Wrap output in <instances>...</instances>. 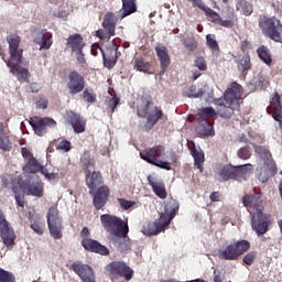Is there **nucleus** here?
<instances>
[{
    "mask_svg": "<svg viewBox=\"0 0 282 282\" xmlns=\"http://www.w3.org/2000/svg\"><path fill=\"white\" fill-rule=\"evenodd\" d=\"M7 43L9 45V59L4 61V63L11 69L12 76H15L20 83L29 82V69L20 66L23 59V50L19 47L21 45V36L15 34L8 35Z\"/></svg>",
    "mask_w": 282,
    "mask_h": 282,
    "instance_id": "obj_1",
    "label": "nucleus"
},
{
    "mask_svg": "<svg viewBox=\"0 0 282 282\" xmlns=\"http://www.w3.org/2000/svg\"><path fill=\"white\" fill-rule=\"evenodd\" d=\"M243 206L247 207L249 215H251V228L256 231L257 236H263L268 231L270 220L263 214V206L261 198L256 195L243 196Z\"/></svg>",
    "mask_w": 282,
    "mask_h": 282,
    "instance_id": "obj_2",
    "label": "nucleus"
},
{
    "mask_svg": "<svg viewBox=\"0 0 282 282\" xmlns=\"http://www.w3.org/2000/svg\"><path fill=\"white\" fill-rule=\"evenodd\" d=\"M243 88L237 82L231 83V87L225 91L224 98L218 99L217 107L215 111L223 119L229 120L236 110L240 108V99L242 98Z\"/></svg>",
    "mask_w": 282,
    "mask_h": 282,
    "instance_id": "obj_3",
    "label": "nucleus"
},
{
    "mask_svg": "<svg viewBox=\"0 0 282 282\" xmlns=\"http://www.w3.org/2000/svg\"><path fill=\"white\" fill-rule=\"evenodd\" d=\"M102 183L104 180L100 172H85V184H87L88 189H90V195L93 196V206H95L96 210L105 208L110 196L109 186H101Z\"/></svg>",
    "mask_w": 282,
    "mask_h": 282,
    "instance_id": "obj_4",
    "label": "nucleus"
},
{
    "mask_svg": "<svg viewBox=\"0 0 282 282\" xmlns=\"http://www.w3.org/2000/svg\"><path fill=\"white\" fill-rule=\"evenodd\" d=\"M152 98H141L137 105V116L147 119L144 126L141 127L142 132L151 131L160 120H163L164 112L161 106H153Z\"/></svg>",
    "mask_w": 282,
    "mask_h": 282,
    "instance_id": "obj_5",
    "label": "nucleus"
},
{
    "mask_svg": "<svg viewBox=\"0 0 282 282\" xmlns=\"http://www.w3.org/2000/svg\"><path fill=\"white\" fill-rule=\"evenodd\" d=\"M100 224L107 234H110L111 236L119 239L128 238L129 225L127 221L121 219V217L104 214L100 215Z\"/></svg>",
    "mask_w": 282,
    "mask_h": 282,
    "instance_id": "obj_6",
    "label": "nucleus"
},
{
    "mask_svg": "<svg viewBox=\"0 0 282 282\" xmlns=\"http://www.w3.org/2000/svg\"><path fill=\"white\" fill-rule=\"evenodd\" d=\"M252 147L254 148L256 154L260 156V160H263V165L262 167H260L259 182H262V184H264L272 176L276 175V163L273 161L271 152L265 147L256 144H252Z\"/></svg>",
    "mask_w": 282,
    "mask_h": 282,
    "instance_id": "obj_7",
    "label": "nucleus"
},
{
    "mask_svg": "<svg viewBox=\"0 0 282 282\" xmlns=\"http://www.w3.org/2000/svg\"><path fill=\"white\" fill-rule=\"evenodd\" d=\"M252 173V165L250 163L243 164V165H232L228 164L220 169V172H218V181L219 182H228V181H237V182H243L247 181L248 177Z\"/></svg>",
    "mask_w": 282,
    "mask_h": 282,
    "instance_id": "obj_8",
    "label": "nucleus"
},
{
    "mask_svg": "<svg viewBox=\"0 0 282 282\" xmlns=\"http://www.w3.org/2000/svg\"><path fill=\"white\" fill-rule=\"evenodd\" d=\"M259 28L264 36L282 44V23L276 17H260Z\"/></svg>",
    "mask_w": 282,
    "mask_h": 282,
    "instance_id": "obj_9",
    "label": "nucleus"
},
{
    "mask_svg": "<svg viewBox=\"0 0 282 282\" xmlns=\"http://www.w3.org/2000/svg\"><path fill=\"white\" fill-rule=\"evenodd\" d=\"M106 271L111 282L123 279L129 282L133 279V270L124 261H112L107 264Z\"/></svg>",
    "mask_w": 282,
    "mask_h": 282,
    "instance_id": "obj_10",
    "label": "nucleus"
},
{
    "mask_svg": "<svg viewBox=\"0 0 282 282\" xmlns=\"http://www.w3.org/2000/svg\"><path fill=\"white\" fill-rule=\"evenodd\" d=\"M250 250V242L247 240L237 241L218 250V258L223 261H237L240 256Z\"/></svg>",
    "mask_w": 282,
    "mask_h": 282,
    "instance_id": "obj_11",
    "label": "nucleus"
},
{
    "mask_svg": "<svg viewBox=\"0 0 282 282\" xmlns=\"http://www.w3.org/2000/svg\"><path fill=\"white\" fill-rule=\"evenodd\" d=\"M165 149L163 145H155L150 148L149 150H144L139 152V158L144 160L151 165H155L159 169H163L165 171H171V165L167 162L159 160L164 156Z\"/></svg>",
    "mask_w": 282,
    "mask_h": 282,
    "instance_id": "obj_12",
    "label": "nucleus"
},
{
    "mask_svg": "<svg viewBox=\"0 0 282 282\" xmlns=\"http://www.w3.org/2000/svg\"><path fill=\"white\" fill-rule=\"evenodd\" d=\"M88 236H90V231H88V228H82L80 237L84 238L82 239V247H84L85 250H87L88 252H95L104 257L110 254V251L106 246L101 245L95 239L87 238Z\"/></svg>",
    "mask_w": 282,
    "mask_h": 282,
    "instance_id": "obj_13",
    "label": "nucleus"
},
{
    "mask_svg": "<svg viewBox=\"0 0 282 282\" xmlns=\"http://www.w3.org/2000/svg\"><path fill=\"white\" fill-rule=\"evenodd\" d=\"M102 28L96 31L95 36L100 41H110L115 36V30L117 29V17L111 12H107L104 15Z\"/></svg>",
    "mask_w": 282,
    "mask_h": 282,
    "instance_id": "obj_14",
    "label": "nucleus"
},
{
    "mask_svg": "<svg viewBox=\"0 0 282 282\" xmlns=\"http://www.w3.org/2000/svg\"><path fill=\"white\" fill-rule=\"evenodd\" d=\"M86 88V80L83 75L77 70H72L68 74V82H66V89H68L69 95H79Z\"/></svg>",
    "mask_w": 282,
    "mask_h": 282,
    "instance_id": "obj_15",
    "label": "nucleus"
},
{
    "mask_svg": "<svg viewBox=\"0 0 282 282\" xmlns=\"http://www.w3.org/2000/svg\"><path fill=\"white\" fill-rule=\"evenodd\" d=\"M30 126L33 128L35 135L44 137L47 133V128H55L56 121L50 117H34L30 119Z\"/></svg>",
    "mask_w": 282,
    "mask_h": 282,
    "instance_id": "obj_16",
    "label": "nucleus"
},
{
    "mask_svg": "<svg viewBox=\"0 0 282 282\" xmlns=\"http://www.w3.org/2000/svg\"><path fill=\"white\" fill-rule=\"evenodd\" d=\"M72 271L79 276L82 282H96L94 269L89 264H84L80 261L72 263Z\"/></svg>",
    "mask_w": 282,
    "mask_h": 282,
    "instance_id": "obj_17",
    "label": "nucleus"
},
{
    "mask_svg": "<svg viewBox=\"0 0 282 282\" xmlns=\"http://www.w3.org/2000/svg\"><path fill=\"white\" fill-rule=\"evenodd\" d=\"M155 53L158 61L160 62V76L166 74L169 65H171V57L169 56V50L163 44H158L155 46Z\"/></svg>",
    "mask_w": 282,
    "mask_h": 282,
    "instance_id": "obj_18",
    "label": "nucleus"
},
{
    "mask_svg": "<svg viewBox=\"0 0 282 282\" xmlns=\"http://www.w3.org/2000/svg\"><path fill=\"white\" fill-rule=\"evenodd\" d=\"M20 189L29 196L31 195L37 198L44 196V186H42L41 182H31L30 180H26V182L20 184Z\"/></svg>",
    "mask_w": 282,
    "mask_h": 282,
    "instance_id": "obj_19",
    "label": "nucleus"
},
{
    "mask_svg": "<svg viewBox=\"0 0 282 282\" xmlns=\"http://www.w3.org/2000/svg\"><path fill=\"white\" fill-rule=\"evenodd\" d=\"M267 111L269 113H272V119H274L275 122H279L280 126H282L281 95L274 93V96H272L270 106L268 107Z\"/></svg>",
    "mask_w": 282,
    "mask_h": 282,
    "instance_id": "obj_20",
    "label": "nucleus"
},
{
    "mask_svg": "<svg viewBox=\"0 0 282 282\" xmlns=\"http://www.w3.org/2000/svg\"><path fill=\"white\" fill-rule=\"evenodd\" d=\"M65 120L72 124L75 133H84L86 131V121L75 111H66Z\"/></svg>",
    "mask_w": 282,
    "mask_h": 282,
    "instance_id": "obj_21",
    "label": "nucleus"
},
{
    "mask_svg": "<svg viewBox=\"0 0 282 282\" xmlns=\"http://www.w3.org/2000/svg\"><path fill=\"white\" fill-rule=\"evenodd\" d=\"M34 43L40 46V50H50L53 45V35L47 30H40L35 33Z\"/></svg>",
    "mask_w": 282,
    "mask_h": 282,
    "instance_id": "obj_22",
    "label": "nucleus"
},
{
    "mask_svg": "<svg viewBox=\"0 0 282 282\" xmlns=\"http://www.w3.org/2000/svg\"><path fill=\"white\" fill-rule=\"evenodd\" d=\"M66 46L72 48L73 53L80 54L84 46H86V43H84L83 35H80L79 33H75L68 36V40H66Z\"/></svg>",
    "mask_w": 282,
    "mask_h": 282,
    "instance_id": "obj_23",
    "label": "nucleus"
},
{
    "mask_svg": "<svg viewBox=\"0 0 282 282\" xmlns=\"http://www.w3.org/2000/svg\"><path fill=\"white\" fill-rule=\"evenodd\" d=\"M148 182L150 187H152L153 193H155L158 198L165 199L167 197L166 187L164 182L158 181L152 175L148 176Z\"/></svg>",
    "mask_w": 282,
    "mask_h": 282,
    "instance_id": "obj_24",
    "label": "nucleus"
},
{
    "mask_svg": "<svg viewBox=\"0 0 282 282\" xmlns=\"http://www.w3.org/2000/svg\"><path fill=\"white\" fill-rule=\"evenodd\" d=\"M198 126H196L195 131L199 137H214L216 132L214 131V126L208 120L196 121Z\"/></svg>",
    "mask_w": 282,
    "mask_h": 282,
    "instance_id": "obj_25",
    "label": "nucleus"
},
{
    "mask_svg": "<svg viewBox=\"0 0 282 282\" xmlns=\"http://www.w3.org/2000/svg\"><path fill=\"white\" fill-rule=\"evenodd\" d=\"M100 54H102L104 67H106L108 70L117 65V52H113V50L110 48H108L106 52L104 48H100Z\"/></svg>",
    "mask_w": 282,
    "mask_h": 282,
    "instance_id": "obj_26",
    "label": "nucleus"
},
{
    "mask_svg": "<svg viewBox=\"0 0 282 282\" xmlns=\"http://www.w3.org/2000/svg\"><path fill=\"white\" fill-rule=\"evenodd\" d=\"M164 229H166V226L163 224H160L159 221H152L148 223V225H144L142 228V234L144 236H156L161 234Z\"/></svg>",
    "mask_w": 282,
    "mask_h": 282,
    "instance_id": "obj_27",
    "label": "nucleus"
},
{
    "mask_svg": "<svg viewBox=\"0 0 282 282\" xmlns=\"http://www.w3.org/2000/svg\"><path fill=\"white\" fill-rule=\"evenodd\" d=\"M191 155L194 158V165L199 170V173H204L205 153L204 151H198L197 148L189 147Z\"/></svg>",
    "mask_w": 282,
    "mask_h": 282,
    "instance_id": "obj_28",
    "label": "nucleus"
},
{
    "mask_svg": "<svg viewBox=\"0 0 282 282\" xmlns=\"http://www.w3.org/2000/svg\"><path fill=\"white\" fill-rule=\"evenodd\" d=\"M209 119H217L216 109L213 107H206L198 110V115H196V121H208Z\"/></svg>",
    "mask_w": 282,
    "mask_h": 282,
    "instance_id": "obj_29",
    "label": "nucleus"
},
{
    "mask_svg": "<svg viewBox=\"0 0 282 282\" xmlns=\"http://www.w3.org/2000/svg\"><path fill=\"white\" fill-rule=\"evenodd\" d=\"M0 149L3 152H10L12 149L10 137L6 133V128L2 122H0Z\"/></svg>",
    "mask_w": 282,
    "mask_h": 282,
    "instance_id": "obj_30",
    "label": "nucleus"
},
{
    "mask_svg": "<svg viewBox=\"0 0 282 282\" xmlns=\"http://www.w3.org/2000/svg\"><path fill=\"white\" fill-rule=\"evenodd\" d=\"M133 67L139 73L151 74L150 70H151L152 65H151V63L145 61L143 57H137V58H134Z\"/></svg>",
    "mask_w": 282,
    "mask_h": 282,
    "instance_id": "obj_31",
    "label": "nucleus"
},
{
    "mask_svg": "<svg viewBox=\"0 0 282 282\" xmlns=\"http://www.w3.org/2000/svg\"><path fill=\"white\" fill-rule=\"evenodd\" d=\"M80 167L85 173L90 172L89 169L95 167V160L91 158L90 152H84L80 156Z\"/></svg>",
    "mask_w": 282,
    "mask_h": 282,
    "instance_id": "obj_32",
    "label": "nucleus"
},
{
    "mask_svg": "<svg viewBox=\"0 0 282 282\" xmlns=\"http://www.w3.org/2000/svg\"><path fill=\"white\" fill-rule=\"evenodd\" d=\"M199 10L205 12L206 17L210 19L214 24L221 21L220 14L207 7L205 3H198Z\"/></svg>",
    "mask_w": 282,
    "mask_h": 282,
    "instance_id": "obj_33",
    "label": "nucleus"
},
{
    "mask_svg": "<svg viewBox=\"0 0 282 282\" xmlns=\"http://www.w3.org/2000/svg\"><path fill=\"white\" fill-rule=\"evenodd\" d=\"M46 219L48 225H63V219L59 217V212L56 207H50Z\"/></svg>",
    "mask_w": 282,
    "mask_h": 282,
    "instance_id": "obj_34",
    "label": "nucleus"
},
{
    "mask_svg": "<svg viewBox=\"0 0 282 282\" xmlns=\"http://www.w3.org/2000/svg\"><path fill=\"white\" fill-rule=\"evenodd\" d=\"M23 171L25 173H39L44 171V169H42V165L39 163L36 159H30L23 166Z\"/></svg>",
    "mask_w": 282,
    "mask_h": 282,
    "instance_id": "obj_35",
    "label": "nucleus"
},
{
    "mask_svg": "<svg viewBox=\"0 0 282 282\" xmlns=\"http://www.w3.org/2000/svg\"><path fill=\"white\" fill-rule=\"evenodd\" d=\"M122 2V17H129L137 12L135 0H121Z\"/></svg>",
    "mask_w": 282,
    "mask_h": 282,
    "instance_id": "obj_36",
    "label": "nucleus"
},
{
    "mask_svg": "<svg viewBox=\"0 0 282 282\" xmlns=\"http://www.w3.org/2000/svg\"><path fill=\"white\" fill-rule=\"evenodd\" d=\"M238 72L245 74L246 72L251 69V58L250 55H243L237 62Z\"/></svg>",
    "mask_w": 282,
    "mask_h": 282,
    "instance_id": "obj_37",
    "label": "nucleus"
},
{
    "mask_svg": "<svg viewBox=\"0 0 282 282\" xmlns=\"http://www.w3.org/2000/svg\"><path fill=\"white\" fill-rule=\"evenodd\" d=\"M206 46L209 47V50H210V52H213V54L220 53L219 43L216 41V35H214V34L206 35Z\"/></svg>",
    "mask_w": 282,
    "mask_h": 282,
    "instance_id": "obj_38",
    "label": "nucleus"
},
{
    "mask_svg": "<svg viewBox=\"0 0 282 282\" xmlns=\"http://www.w3.org/2000/svg\"><path fill=\"white\" fill-rule=\"evenodd\" d=\"M257 55H259V58L262 59L264 64L271 65V52L267 46H260L259 48H257Z\"/></svg>",
    "mask_w": 282,
    "mask_h": 282,
    "instance_id": "obj_39",
    "label": "nucleus"
},
{
    "mask_svg": "<svg viewBox=\"0 0 282 282\" xmlns=\"http://www.w3.org/2000/svg\"><path fill=\"white\" fill-rule=\"evenodd\" d=\"M48 230L53 239H63V224H48Z\"/></svg>",
    "mask_w": 282,
    "mask_h": 282,
    "instance_id": "obj_40",
    "label": "nucleus"
},
{
    "mask_svg": "<svg viewBox=\"0 0 282 282\" xmlns=\"http://www.w3.org/2000/svg\"><path fill=\"white\" fill-rule=\"evenodd\" d=\"M237 11L243 13L245 17H250L252 13V4L247 0H237Z\"/></svg>",
    "mask_w": 282,
    "mask_h": 282,
    "instance_id": "obj_41",
    "label": "nucleus"
},
{
    "mask_svg": "<svg viewBox=\"0 0 282 282\" xmlns=\"http://www.w3.org/2000/svg\"><path fill=\"white\" fill-rule=\"evenodd\" d=\"M178 208H180L178 202L175 200L174 198H171L167 200V203H165L163 213L169 215H172V214L177 215Z\"/></svg>",
    "mask_w": 282,
    "mask_h": 282,
    "instance_id": "obj_42",
    "label": "nucleus"
},
{
    "mask_svg": "<svg viewBox=\"0 0 282 282\" xmlns=\"http://www.w3.org/2000/svg\"><path fill=\"white\" fill-rule=\"evenodd\" d=\"M11 192L14 194V199L18 206L23 208L25 206V196L22 193H19V186L11 185Z\"/></svg>",
    "mask_w": 282,
    "mask_h": 282,
    "instance_id": "obj_43",
    "label": "nucleus"
},
{
    "mask_svg": "<svg viewBox=\"0 0 282 282\" xmlns=\"http://www.w3.org/2000/svg\"><path fill=\"white\" fill-rule=\"evenodd\" d=\"M30 228L33 229V231L37 234V236H42L44 235L45 223L41 219L33 220L31 221Z\"/></svg>",
    "mask_w": 282,
    "mask_h": 282,
    "instance_id": "obj_44",
    "label": "nucleus"
},
{
    "mask_svg": "<svg viewBox=\"0 0 282 282\" xmlns=\"http://www.w3.org/2000/svg\"><path fill=\"white\" fill-rule=\"evenodd\" d=\"M175 216L176 215L174 214L161 213L160 218L156 219L155 221L160 223V225L167 227Z\"/></svg>",
    "mask_w": 282,
    "mask_h": 282,
    "instance_id": "obj_45",
    "label": "nucleus"
},
{
    "mask_svg": "<svg viewBox=\"0 0 282 282\" xmlns=\"http://www.w3.org/2000/svg\"><path fill=\"white\" fill-rule=\"evenodd\" d=\"M0 282H15V276L10 271L0 268Z\"/></svg>",
    "mask_w": 282,
    "mask_h": 282,
    "instance_id": "obj_46",
    "label": "nucleus"
},
{
    "mask_svg": "<svg viewBox=\"0 0 282 282\" xmlns=\"http://www.w3.org/2000/svg\"><path fill=\"white\" fill-rule=\"evenodd\" d=\"M183 45L187 52H194L195 50H197V41H195L194 37L184 39Z\"/></svg>",
    "mask_w": 282,
    "mask_h": 282,
    "instance_id": "obj_47",
    "label": "nucleus"
},
{
    "mask_svg": "<svg viewBox=\"0 0 282 282\" xmlns=\"http://www.w3.org/2000/svg\"><path fill=\"white\" fill-rule=\"evenodd\" d=\"M82 99H84L85 102L94 104L96 102V94L94 90L85 89L82 93Z\"/></svg>",
    "mask_w": 282,
    "mask_h": 282,
    "instance_id": "obj_48",
    "label": "nucleus"
},
{
    "mask_svg": "<svg viewBox=\"0 0 282 282\" xmlns=\"http://www.w3.org/2000/svg\"><path fill=\"white\" fill-rule=\"evenodd\" d=\"M237 156L240 160H249L251 158L250 147H241L237 150Z\"/></svg>",
    "mask_w": 282,
    "mask_h": 282,
    "instance_id": "obj_49",
    "label": "nucleus"
},
{
    "mask_svg": "<svg viewBox=\"0 0 282 282\" xmlns=\"http://www.w3.org/2000/svg\"><path fill=\"white\" fill-rule=\"evenodd\" d=\"M118 204L126 212L130 210L137 205L135 200H127L124 198H118Z\"/></svg>",
    "mask_w": 282,
    "mask_h": 282,
    "instance_id": "obj_50",
    "label": "nucleus"
},
{
    "mask_svg": "<svg viewBox=\"0 0 282 282\" xmlns=\"http://www.w3.org/2000/svg\"><path fill=\"white\" fill-rule=\"evenodd\" d=\"M257 257H258V252L256 251L248 252L247 256L243 257V263L247 265H252Z\"/></svg>",
    "mask_w": 282,
    "mask_h": 282,
    "instance_id": "obj_51",
    "label": "nucleus"
},
{
    "mask_svg": "<svg viewBox=\"0 0 282 282\" xmlns=\"http://www.w3.org/2000/svg\"><path fill=\"white\" fill-rule=\"evenodd\" d=\"M57 150L64 151V152H69L72 149V143L68 140H62L58 141V144L56 145Z\"/></svg>",
    "mask_w": 282,
    "mask_h": 282,
    "instance_id": "obj_52",
    "label": "nucleus"
},
{
    "mask_svg": "<svg viewBox=\"0 0 282 282\" xmlns=\"http://www.w3.org/2000/svg\"><path fill=\"white\" fill-rule=\"evenodd\" d=\"M194 65L196 68H198L199 70L204 72L206 70L208 67L206 65V59L205 57H196Z\"/></svg>",
    "mask_w": 282,
    "mask_h": 282,
    "instance_id": "obj_53",
    "label": "nucleus"
},
{
    "mask_svg": "<svg viewBox=\"0 0 282 282\" xmlns=\"http://www.w3.org/2000/svg\"><path fill=\"white\" fill-rule=\"evenodd\" d=\"M120 104V98L115 96L110 100H108V108L111 109V112H115V109H117V106Z\"/></svg>",
    "mask_w": 282,
    "mask_h": 282,
    "instance_id": "obj_54",
    "label": "nucleus"
},
{
    "mask_svg": "<svg viewBox=\"0 0 282 282\" xmlns=\"http://www.w3.org/2000/svg\"><path fill=\"white\" fill-rule=\"evenodd\" d=\"M215 24H218L221 28H226V29H231L235 26V23L231 20H221Z\"/></svg>",
    "mask_w": 282,
    "mask_h": 282,
    "instance_id": "obj_55",
    "label": "nucleus"
},
{
    "mask_svg": "<svg viewBox=\"0 0 282 282\" xmlns=\"http://www.w3.org/2000/svg\"><path fill=\"white\" fill-rule=\"evenodd\" d=\"M22 156H23L24 160L35 159L33 156V153H31L30 150L26 149V148H22Z\"/></svg>",
    "mask_w": 282,
    "mask_h": 282,
    "instance_id": "obj_56",
    "label": "nucleus"
},
{
    "mask_svg": "<svg viewBox=\"0 0 282 282\" xmlns=\"http://www.w3.org/2000/svg\"><path fill=\"white\" fill-rule=\"evenodd\" d=\"M41 172H42L43 176L46 177V180L54 181V180H56V177H57V174L48 173V172H46L45 170H42Z\"/></svg>",
    "mask_w": 282,
    "mask_h": 282,
    "instance_id": "obj_57",
    "label": "nucleus"
},
{
    "mask_svg": "<svg viewBox=\"0 0 282 282\" xmlns=\"http://www.w3.org/2000/svg\"><path fill=\"white\" fill-rule=\"evenodd\" d=\"M209 199H210V202H214V203L219 202L220 193L219 192L210 193Z\"/></svg>",
    "mask_w": 282,
    "mask_h": 282,
    "instance_id": "obj_58",
    "label": "nucleus"
},
{
    "mask_svg": "<svg viewBox=\"0 0 282 282\" xmlns=\"http://www.w3.org/2000/svg\"><path fill=\"white\" fill-rule=\"evenodd\" d=\"M238 142L243 143V144L250 143L247 135H245V134H240V137H238Z\"/></svg>",
    "mask_w": 282,
    "mask_h": 282,
    "instance_id": "obj_59",
    "label": "nucleus"
},
{
    "mask_svg": "<svg viewBox=\"0 0 282 282\" xmlns=\"http://www.w3.org/2000/svg\"><path fill=\"white\" fill-rule=\"evenodd\" d=\"M77 63L79 64L86 63V58L84 57L83 51H80V53H77Z\"/></svg>",
    "mask_w": 282,
    "mask_h": 282,
    "instance_id": "obj_60",
    "label": "nucleus"
},
{
    "mask_svg": "<svg viewBox=\"0 0 282 282\" xmlns=\"http://www.w3.org/2000/svg\"><path fill=\"white\" fill-rule=\"evenodd\" d=\"M48 101H37V108L39 109H47Z\"/></svg>",
    "mask_w": 282,
    "mask_h": 282,
    "instance_id": "obj_61",
    "label": "nucleus"
},
{
    "mask_svg": "<svg viewBox=\"0 0 282 282\" xmlns=\"http://www.w3.org/2000/svg\"><path fill=\"white\" fill-rule=\"evenodd\" d=\"M101 47H96V46H91V55L93 57H97L98 56V51L101 52Z\"/></svg>",
    "mask_w": 282,
    "mask_h": 282,
    "instance_id": "obj_62",
    "label": "nucleus"
},
{
    "mask_svg": "<svg viewBox=\"0 0 282 282\" xmlns=\"http://www.w3.org/2000/svg\"><path fill=\"white\" fill-rule=\"evenodd\" d=\"M214 282H221V276H220V274L215 275Z\"/></svg>",
    "mask_w": 282,
    "mask_h": 282,
    "instance_id": "obj_63",
    "label": "nucleus"
},
{
    "mask_svg": "<svg viewBox=\"0 0 282 282\" xmlns=\"http://www.w3.org/2000/svg\"><path fill=\"white\" fill-rule=\"evenodd\" d=\"M279 193H280V198H282V181H280Z\"/></svg>",
    "mask_w": 282,
    "mask_h": 282,
    "instance_id": "obj_64",
    "label": "nucleus"
}]
</instances>
